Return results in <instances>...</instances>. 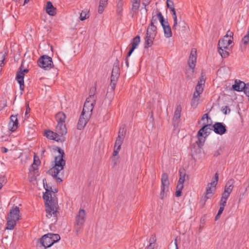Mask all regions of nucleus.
<instances>
[{
    "label": "nucleus",
    "instance_id": "1",
    "mask_svg": "<svg viewBox=\"0 0 249 249\" xmlns=\"http://www.w3.org/2000/svg\"><path fill=\"white\" fill-rule=\"evenodd\" d=\"M43 183L46 190L45 193L43 194V197L46 206V216L48 218H52V221L56 222L58 211L57 202L54 192L49 190L46 179H43Z\"/></svg>",
    "mask_w": 249,
    "mask_h": 249
},
{
    "label": "nucleus",
    "instance_id": "2",
    "mask_svg": "<svg viewBox=\"0 0 249 249\" xmlns=\"http://www.w3.org/2000/svg\"><path fill=\"white\" fill-rule=\"evenodd\" d=\"M57 148L59 155L55 157L54 160L55 164L48 171V173L50 175L55 178L59 182H61L62 181V180L60 178L57 177V175L60 171L63 169L64 166L65 165V160H63V156L64 155L63 150L60 148L58 147Z\"/></svg>",
    "mask_w": 249,
    "mask_h": 249
},
{
    "label": "nucleus",
    "instance_id": "3",
    "mask_svg": "<svg viewBox=\"0 0 249 249\" xmlns=\"http://www.w3.org/2000/svg\"><path fill=\"white\" fill-rule=\"evenodd\" d=\"M205 82L204 76L202 74L196 87L195 91L191 100V106L193 108H196L199 104L200 95L203 91Z\"/></svg>",
    "mask_w": 249,
    "mask_h": 249
},
{
    "label": "nucleus",
    "instance_id": "4",
    "mask_svg": "<svg viewBox=\"0 0 249 249\" xmlns=\"http://www.w3.org/2000/svg\"><path fill=\"white\" fill-rule=\"evenodd\" d=\"M19 209L18 206L12 207L7 215L6 229L12 230L16 225L17 222L19 219Z\"/></svg>",
    "mask_w": 249,
    "mask_h": 249
},
{
    "label": "nucleus",
    "instance_id": "5",
    "mask_svg": "<svg viewBox=\"0 0 249 249\" xmlns=\"http://www.w3.org/2000/svg\"><path fill=\"white\" fill-rule=\"evenodd\" d=\"M60 239V235L58 234L49 233L42 236L40 240V246L44 247V249L50 247L54 243Z\"/></svg>",
    "mask_w": 249,
    "mask_h": 249
},
{
    "label": "nucleus",
    "instance_id": "6",
    "mask_svg": "<svg viewBox=\"0 0 249 249\" xmlns=\"http://www.w3.org/2000/svg\"><path fill=\"white\" fill-rule=\"evenodd\" d=\"M95 102L96 97L94 94L90 95L86 99L81 114L83 115L87 116L88 117H90Z\"/></svg>",
    "mask_w": 249,
    "mask_h": 249
},
{
    "label": "nucleus",
    "instance_id": "7",
    "mask_svg": "<svg viewBox=\"0 0 249 249\" xmlns=\"http://www.w3.org/2000/svg\"><path fill=\"white\" fill-rule=\"evenodd\" d=\"M157 34V27L155 25L149 24L146 30V34L144 38V48L151 47Z\"/></svg>",
    "mask_w": 249,
    "mask_h": 249
},
{
    "label": "nucleus",
    "instance_id": "8",
    "mask_svg": "<svg viewBox=\"0 0 249 249\" xmlns=\"http://www.w3.org/2000/svg\"><path fill=\"white\" fill-rule=\"evenodd\" d=\"M218 180V174L216 173L214 175V177L212 179L211 182L208 184L207 186L206 192L204 197V203L207 199L210 198L213 196L216 189V186L217 184Z\"/></svg>",
    "mask_w": 249,
    "mask_h": 249
},
{
    "label": "nucleus",
    "instance_id": "9",
    "mask_svg": "<svg viewBox=\"0 0 249 249\" xmlns=\"http://www.w3.org/2000/svg\"><path fill=\"white\" fill-rule=\"evenodd\" d=\"M86 211L83 209H80L75 217V222L74 224V229L77 234L79 233L80 230L84 225L86 220Z\"/></svg>",
    "mask_w": 249,
    "mask_h": 249
},
{
    "label": "nucleus",
    "instance_id": "10",
    "mask_svg": "<svg viewBox=\"0 0 249 249\" xmlns=\"http://www.w3.org/2000/svg\"><path fill=\"white\" fill-rule=\"evenodd\" d=\"M38 65L45 70H50L53 67L52 58L47 55H42L38 60Z\"/></svg>",
    "mask_w": 249,
    "mask_h": 249
},
{
    "label": "nucleus",
    "instance_id": "11",
    "mask_svg": "<svg viewBox=\"0 0 249 249\" xmlns=\"http://www.w3.org/2000/svg\"><path fill=\"white\" fill-rule=\"evenodd\" d=\"M120 75V68L119 62L117 61L114 63L112 70L111 75L110 77V86L111 89L113 91L115 88L118 79Z\"/></svg>",
    "mask_w": 249,
    "mask_h": 249
},
{
    "label": "nucleus",
    "instance_id": "12",
    "mask_svg": "<svg viewBox=\"0 0 249 249\" xmlns=\"http://www.w3.org/2000/svg\"><path fill=\"white\" fill-rule=\"evenodd\" d=\"M161 192L160 194V198H163L165 195L169 191V181L168 179V176L166 173H163L162 175L161 178Z\"/></svg>",
    "mask_w": 249,
    "mask_h": 249
},
{
    "label": "nucleus",
    "instance_id": "13",
    "mask_svg": "<svg viewBox=\"0 0 249 249\" xmlns=\"http://www.w3.org/2000/svg\"><path fill=\"white\" fill-rule=\"evenodd\" d=\"M196 49H192L188 62L190 69L187 70V72H190L191 73L194 72V69L196 66Z\"/></svg>",
    "mask_w": 249,
    "mask_h": 249
},
{
    "label": "nucleus",
    "instance_id": "14",
    "mask_svg": "<svg viewBox=\"0 0 249 249\" xmlns=\"http://www.w3.org/2000/svg\"><path fill=\"white\" fill-rule=\"evenodd\" d=\"M126 133L124 127H121L118 132V137L116 140L114 147L121 149Z\"/></svg>",
    "mask_w": 249,
    "mask_h": 249
},
{
    "label": "nucleus",
    "instance_id": "15",
    "mask_svg": "<svg viewBox=\"0 0 249 249\" xmlns=\"http://www.w3.org/2000/svg\"><path fill=\"white\" fill-rule=\"evenodd\" d=\"M20 71L17 72L16 79L18 81L20 86V89L22 90L24 89V76L25 73H27L29 71L28 69H24L23 71L21 70V68H20Z\"/></svg>",
    "mask_w": 249,
    "mask_h": 249
},
{
    "label": "nucleus",
    "instance_id": "16",
    "mask_svg": "<svg viewBox=\"0 0 249 249\" xmlns=\"http://www.w3.org/2000/svg\"><path fill=\"white\" fill-rule=\"evenodd\" d=\"M213 130L217 134L222 135L227 131L226 125L222 123H215L213 125Z\"/></svg>",
    "mask_w": 249,
    "mask_h": 249
},
{
    "label": "nucleus",
    "instance_id": "17",
    "mask_svg": "<svg viewBox=\"0 0 249 249\" xmlns=\"http://www.w3.org/2000/svg\"><path fill=\"white\" fill-rule=\"evenodd\" d=\"M18 123L17 115H11L9 123V128L11 131H15L18 127Z\"/></svg>",
    "mask_w": 249,
    "mask_h": 249
},
{
    "label": "nucleus",
    "instance_id": "18",
    "mask_svg": "<svg viewBox=\"0 0 249 249\" xmlns=\"http://www.w3.org/2000/svg\"><path fill=\"white\" fill-rule=\"evenodd\" d=\"M90 117L81 114L77 125V128L79 130L83 129L87 124Z\"/></svg>",
    "mask_w": 249,
    "mask_h": 249
},
{
    "label": "nucleus",
    "instance_id": "19",
    "mask_svg": "<svg viewBox=\"0 0 249 249\" xmlns=\"http://www.w3.org/2000/svg\"><path fill=\"white\" fill-rule=\"evenodd\" d=\"M233 41L231 39L225 38L223 37L221 38L218 42V48L228 49V48H232V46H230Z\"/></svg>",
    "mask_w": 249,
    "mask_h": 249
},
{
    "label": "nucleus",
    "instance_id": "20",
    "mask_svg": "<svg viewBox=\"0 0 249 249\" xmlns=\"http://www.w3.org/2000/svg\"><path fill=\"white\" fill-rule=\"evenodd\" d=\"M140 43V36H137L136 37L132 39L131 41L132 46L128 53L127 57H129L131 55L134 50L137 48Z\"/></svg>",
    "mask_w": 249,
    "mask_h": 249
},
{
    "label": "nucleus",
    "instance_id": "21",
    "mask_svg": "<svg viewBox=\"0 0 249 249\" xmlns=\"http://www.w3.org/2000/svg\"><path fill=\"white\" fill-rule=\"evenodd\" d=\"M181 109L180 105H178L176 107L173 118V124L174 125L178 124L179 122Z\"/></svg>",
    "mask_w": 249,
    "mask_h": 249
},
{
    "label": "nucleus",
    "instance_id": "22",
    "mask_svg": "<svg viewBox=\"0 0 249 249\" xmlns=\"http://www.w3.org/2000/svg\"><path fill=\"white\" fill-rule=\"evenodd\" d=\"M56 132L58 134L60 137L66 135L67 133V129L66 127L65 123H58L56 127Z\"/></svg>",
    "mask_w": 249,
    "mask_h": 249
},
{
    "label": "nucleus",
    "instance_id": "23",
    "mask_svg": "<svg viewBox=\"0 0 249 249\" xmlns=\"http://www.w3.org/2000/svg\"><path fill=\"white\" fill-rule=\"evenodd\" d=\"M45 136L50 140H54L57 142L60 140V137L56 132H54L50 130L45 131Z\"/></svg>",
    "mask_w": 249,
    "mask_h": 249
},
{
    "label": "nucleus",
    "instance_id": "24",
    "mask_svg": "<svg viewBox=\"0 0 249 249\" xmlns=\"http://www.w3.org/2000/svg\"><path fill=\"white\" fill-rule=\"evenodd\" d=\"M210 118L208 116L207 114H205L203 115L201 118V121L203 122V124L204 125H207L208 127L207 129H205L204 134L206 135L205 137L207 136V133H209L211 129L210 128L211 124L209 123V120H210Z\"/></svg>",
    "mask_w": 249,
    "mask_h": 249
},
{
    "label": "nucleus",
    "instance_id": "25",
    "mask_svg": "<svg viewBox=\"0 0 249 249\" xmlns=\"http://www.w3.org/2000/svg\"><path fill=\"white\" fill-rule=\"evenodd\" d=\"M131 10L133 12L132 17H133L134 14L138 12V10L140 7L141 0H131Z\"/></svg>",
    "mask_w": 249,
    "mask_h": 249
},
{
    "label": "nucleus",
    "instance_id": "26",
    "mask_svg": "<svg viewBox=\"0 0 249 249\" xmlns=\"http://www.w3.org/2000/svg\"><path fill=\"white\" fill-rule=\"evenodd\" d=\"M46 12L50 16H54L56 14V8H54L51 1L47 2Z\"/></svg>",
    "mask_w": 249,
    "mask_h": 249
},
{
    "label": "nucleus",
    "instance_id": "27",
    "mask_svg": "<svg viewBox=\"0 0 249 249\" xmlns=\"http://www.w3.org/2000/svg\"><path fill=\"white\" fill-rule=\"evenodd\" d=\"M234 180L233 179H229L226 184L224 191L226 193L231 194L234 187Z\"/></svg>",
    "mask_w": 249,
    "mask_h": 249
},
{
    "label": "nucleus",
    "instance_id": "28",
    "mask_svg": "<svg viewBox=\"0 0 249 249\" xmlns=\"http://www.w3.org/2000/svg\"><path fill=\"white\" fill-rule=\"evenodd\" d=\"M245 84L244 82L236 80L235 84L232 85V88L236 91H241L244 89Z\"/></svg>",
    "mask_w": 249,
    "mask_h": 249
},
{
    "label": "nucleus",
    "instance_id": "29",
    "mask_svg": "<svg viewBox=\"0 0 249 249\" xmlns=\"http://www.w3.org/2000/svg\"><path fill=\"white\" fill-rule=\"evenodd\" d=\"M162 26L164 31V36L166 38H170L172 36V33L169 23Z\"/></svg>",
    "mask_w": 249,
    "mask_h": 249
},
{
    "label": "nucleus",
    "instance_id": "30",
    "mask_svg": "<svg viewBox=\"0 0 249 249\" xmlns=\"http://www.w3.org/2000/svg\"><path fill=\"white\" fill-rule=\"evenodd\" d=\"M231 50V48H228V49L218 48V52L221 56L225 58L229 56V51Z\"/></svg>",
    "mask_w": 249,
    "mask_h": 249
},
{
    "label": "nucleus",
    "instance_id": "31",
    "mask_svg": "<svg viewBox=\"0 0 249 249\" xmlns=\"http://www.w3.org/2000/svg\"><path fill=\"white\" fill-rule=\"evenodd\" d=\"M55 118L57 124L59 123H65L66 115L63 112H59L57 113Z\"/></svg>",
    "mask_w": 249,
    "mask_h": 249
},
{
    "label": "nucleus",
    "instance_id": "32",
    "mask_svg": "<svg viewBox=\"0 0 249 249\" xmlns=\"http://www.w3.org/2000/svg\"><path fill=\"white\" fill-rule=\"evenodd\" d=\"M108 0H100L99 5L98 7V13L102 14L107 6Z\"/></svg>",
    "mask_w": 249,
    "mask_h": 249
},
{
    "label": "nucleus",
    "instance_id": "33",
    "mask_svg": "<svg viewBox=\"0 0 249 249\" xmlns=\"http://www.w3.org/2000/svg\"><path fill=\"white\" fill-rule=\"evenodd\" d=\"M117 12L121 14L123 11V3L122 0H116Z\"/></svg>",
    "mask_w": 249,
    "mask_h": 249
},
{
    "label": "nucleus",
    "instance_id": "34",
    "mask_svg": "<svg viewBox=\"0 0 249 249\" xmlns=\"http://www.w3.org/2000/svg\"><path fill=\"white\" fill-rule=\"evenodd\" d=\"M186 174L185 173H182L180 172V178H179L178 183L177 185H180V186L183 187V183L185 180Z\"/></svg>",
    "mask_w": 249,
    "mask_h": 249
},
{
    "label": "nucleus",
    "instance_id": "35",
    "mask_svg": "<svg viewBox=\"0 0 249 249\" xmlns=\"http://www.w3.org/2000/svg\"><path fill=\"white\" fill-rule=\"evenodd\" d=\"M157 17L158 18L162 26L166 24V23H169L168 21H165L164 18L160 12H159L157 13Z\"/></svg>",
    "mask_w": 249,
    "mask_h": 249
},
{
    "label": "nucleus",
    "instance_id": "36",
    "mask_svg": "<svg viewBox=\"0 0 249 249\" xmlns=\"http://www.w3.org/2000/svg\"><path fill=\"white\" fill-rule=\"evenodd\" d=\"M148 4H149V2H143L142 3V4L143 6V8H142V10L143 9L144 11V14L143 16V20L145 21L146 20V17H147L146 13L147 12V9H146V6L148 5Z\"/></svg>",
    "mask_w": 249,
    "mask_h": 249
},
{
    "label": "nucleus",
    "instance_id": "37",
    "mask_svg": "<svg viewBox=\"0 0 249 249\" xmlns=\"http://www.w3.org/2000/svg\"><path fill=\"white\" fill-rule=\"evenodd\" d=\"M166 5L167 7L170 9L171 11H173L175 9L174 4L173 1L170 0H166Z\"/></svg>",
    "mask_w": 249,
    "mask_h": 249
},
{
    "label": "nucleus",
    "instance_id": "38",
    "mask_svg": "<svg viewBox=\"0 0 249 249\" xmlns=\"http://www.w3.org/2000/svg\"><path fill=\"white\" fill-rule=\"evenodd\" d=\"M183 187L180 186V185H177L176 187V196L179 197L181 195V191Z\"/></svg>",
    "mask_w": 249,
    "mask_h": 249
},
{
    "label": "nucleus",
    "instance_id": "39",
    "mask_svg": "<svg viewBox=\"0 0 249 249\" xmlns=\"http://www.w3.org/2000/svg\"><path fill=\"white\" fill-rule=\"evenodd\" d=\"M208 127L207 125H204V126L198 131L197 133L198 137H203L204 134L205 129Z\"/></svg>",
    "mask_w": 249,
    "mask_h": 249
},
{
    "label": "nucleus",
    "instance_id": "40",
    "mask_svg": "<svg viewBox=\"0 0 249 249\" xmlns=\"http://www.w3.org/2000/svg\"><path fill=\"white\" fill-rule=\"evenodd\" d=\"M173 21L174 23L172 26L173 30L175 31H179V29L178 25V18H176V19H173Z\"/></svg>",
    "mask_w": 249,
    "mask_h": 249
},
{
    "label": "nucleus",
    "instance_id": "41",
    "mask_svg": "<svg viewBox=\"0 0 249 249\" xmlns=\"http://www.w3.org/2000/svg\"><path fill=\"white\" fill-rule=\"evenodd\" d=\"M233 32H232L230 30H229L227 31L226 35H225L223 37H225V38H226L228 39H231V40L233 41Z\"/></svg>",
    "mask_w": 249,
    "mask_h": 249
},
{
    "label": "nucleus",
    "instance_id": "42",
    "mask_svg": "<svg viewBox=\"0 0 249 249\" xmlns=\"http://www.w3.org/2000/svg\"><path fill=\"white\" fill-rule=\"evenodd\" d=\"M224 210V207L220 206L218 213L215 217V220H217L220 218V215L222 214V213H223Z\"/></svg>",
    "mask_w": 249,
    "mask_h": 249
},
{
    "label": "nucleus",
    "instance_id": "43",
    "mask_svg": "<svg viewBox=\"0 0 249 249\" xmlns=\"http://www.w3.org/2000/svg\"><path fill=\"white\" fill-rule=\"evenodd\" d=\"M242 41L244 44H247L249 42V30L248 31V34L242 38Z\"/></svg>",
    "mask_w": 249,
    "mask_h": 249
},
{
    "label": "nucleus",
    "instance_id": "44",
    "mask_svg": "<svg viewBox=\"0 0 249 249\" xmlns=\"http://www.w3.org/2000/svg\"><path fill=\"white\" fill-rule=\"evenodd\" d=\"M88 15V14L85 11H82L80 16V19L81 20L83 21L85 20L87 18L89 17H87Z\"/></svg>",
    "mask_w": 249,
    "mask_h": 249
},
{
    "label": "nucleus",
    "instance_id": "45",
    "mask_svg": "<svg viewBox=\"0 0 249 249\" xmlns=\"http://www.w3.org/2000/svg\"><path fill=\"white\" fill-rule=\"evenodd\" d=\"M119 159V156H117V157H112V162L113 166H116L118 164Z\"/></svg>",
    "mask_w": 249,
    "mask_h": 249
},
{
    "label": "nucleus",
    "instance_id": "46",
    "mask_svg": "<svg viewBox=\"0 0 249 249\" xmlns=\"http://www.w3.org/2000/svg\"><path fill=\"white\" fill-rule=\"evenodd\" d=\"M31 109L29 107V105L28 103L26 104V112L25 114V118H28L29 116H28V114L30 112Z\"/></svg>",
    "mask_w": 249,
    "mask_h": 249
},
{
    "label": "nucleus",
    "instance_id": "47",
    "mask_svg": "<svg viewBox=\"0 0 249 249\" xmlns=\"http://www.w3.org/2000/svg\"><path fill=\"white\" fill-rule=\"evenodd\" d=\"M222 148L219 147L217 150L214 151V152L213 153V156L215 157H217L220 155V154L222 153Z\"/></svg>",
    "mask_w": 249,
    "mask_h": 249
},
{
    "label": "nucleus",
    "instance_id": "48",
    "mask_svg": "<svg viewBox=\"0 0 249 249\" xmlns=\"http://www.w3.org/2000/svg\"><path fill=\"white\" fill-rule=\"evenodd\" d=\"M227 199L221 198L220 202V206L225 208V206H226V203H227Z\"/></svg>",
    "mask_w": 249,
    "mask_h": 249
},
{
    "label": "nucleus",
    "instance_id": "49",
    "mask_svg": "<svg viewBox=\"0 0 249 249\" xmlns=\"http://www.w3.org/2000/svg\"><path fill=\"white\" fill-rule=\"evenodd\" d=\"M121 149L114 147L113 152V157H117Z\"/></svg>",
    "mask_w": 249,
    "mask_h": 249
},
{
    "label": "nucleus",
    "instance_id": "50",
    "mask_svg": "<svg viewBox=\"0 0 249 249\" xmlns=\"http://www.w3.org/2000/svg\"><path fill=\"white\" fill-rule=\"evenodd\" d=\"M5 60V56L3 53H0V65L4 64L3 62Z\"/></svg>",
    "mask_w": 249,
    "mask_h": 249
},
{
    "label": "nucleus",
    "instance_id": "51",
    "mask_svg": "<svg viewBox=\"0 0 249 249\" xmlns=\"http://www.w3.org/2000/svg\"><path fill=\"white\" fill-rule=\"evenodd\" d=\"M157 18L155 16H153L150 24L155 25L154 24L157 23Z\"/></svg>",
    "mask_w": 249,
    "mask_h": 249
},
{
    "label": "nucleus",
    "instance_id": "52",
    "mask_svg": "<svg viewBox=\"0 0 249 249\" xmlns=\"http://www.w3.org/2000/svg\"><path fill=\"white\" fill-rule=\"evenodd\" d=\"M156 241V239L155 236L152 235L149 239V244L151 243L152 244L155 245Z\"/></svg>",
    "mask_w": 249,
    "mask_h": 249
},
{
    "label": "nucleus",
    "instance_id": "53",
    "mask_svg": "<svg viewBox=\"0 0 249 249\" xmlns=\"http://www.w3.org/2000/svg\"><path fill=\"white\" fill-rule=\"evenodd\" d=\"M230 194L224 192L222 195V198L228 199L230 196Z\"/></svg>",
    "mask_w": 249,
    "mask_h": 249
},
{
    "label": "nucleus",
    "instance_id": "54",
    "mask_svg": "<svg viewBox=\"0 0 249 249\" xmlns=\"http://www.w3.org/2000/svg\"><path fill=\"white\" fill-rule=\"evenodd\" d=\"M204 142V140L202 138H199V137H198V140L196 142V143L199 146H200V145H202L203 144Z\"/></svg>",
    "mask_w": 249,
    "mask_h": 249
},
{
    "label": "nucleus",
    "instance_id": "55",
    "mask_svg": "<svg viewBox=\"0 0 249 249\" xmlns=\"http://www.w3.org/2000/svg\"><path fill=\"white\" fill-rule=\"evenodd\" d=\"M38 166L35 165L34 166V164H32L30 168H29L30 172H34L37 169Z\"/></svg>",
    "mask_w": 249,
    "mask_h": 249
},
{
    "label": "nucleus",
    "instance_id": "56",
    "mask_svg": "<svg viewBox=\"0 0 249 249\" xmlns=\"http://www.w3.org/2000/svg\"><path fill=\"white\" fill-rule=\"evenodd\" d=\"M40 163V161L39 160H36V157H34V162H33V164H34V166H35V165H37L38 166Z\"/></svg>",
    "mask_w": 249,
    "mask_h": 249
},
{
    "label": "nucleus",
    "instance_id": "57",
    "mask_svg": "<svg viewBox=\"0 0 249 249\" xmlns=\"http://www.w3.org/2000/svg\"><path fill=\"white\" fill-rule=\"evenodd\" d=\"M155 247V245L152 244V243H150L149 246L147 247L145 249H154Z\"/></svg>",
    "mask_w": 249,
    "mask_h": 249
},
{
    "label": "nucleus",
    "instance_id": "58",
    "mask_svg": "<svg viewBox=\"0 0 249 249\" xmlns=\"http://www.w3.org/2000/svg\"><path fill=\"white\" fill-rule=\"evenodd\" d=\"M171 12L172 13V15L173 19H176V18H177V14H176L175 10H174L173 11H171Z\"/></svg>",
    "mask_w": 249,
    "mask_h": 249
},
{
    "label": "nucleus",
    "instance_id": "59",
    "mask_svg": "<svg viewBox=\"0 0 249 249\" xmlns=\"http://www.w3.org/2000/svg\"><path fill=\"white\" fill-rule=\"evenodd\" d=\"M249 186V184L248 185V186L245 189V192L244 193H243L242 195H240V199L241 198H241H243L244 196L246 194V193L247 192V189H248V187Z\"/></svg>",
    "mask_w": 249,
    "mask_h": 249
},
{
    "label": "nucleus",
    "instance_id": "60",
    "mask_svg": "<svg viewBox=\"0 0 249 249\" xmlns=\"http://www.w3.org/2000/svg\"><path fill=\"white\" fill-rule=\"evenodd\" d=\"M8 151V149L5 147H2L1 148V152L3 153H6Z\"/></svg>",
    "mask_w": 249,
    "mask_h": 249
},
{
    "label": "nucleus",
    "instance_id": "61",
    "mask_svg": "<svg viewBox=\"0 0 249 249\" xmlns=\"http://www.w3.org/2000/svg\"><path fill=\"white\" fill-rule=\"evenodd\" d=\"M175 245L176 246V249H178V244H177V238L175 240Z\"/></svg>",
    "mask_w": 249,
    "mask_h": 249
},
{
    "label": "nucleus",
    "instance_id": "62",
    "mask_svg": "<svg viewBox=\"0 0 249 249\" xmlns=\"http://www.w3.org/2000/svg\"><path fill=\"white\" fill-rule=\"evenodd\" d=\"M125 64L127 67L128 68L129 67V62L127 58L125 59Z\"/></svg>",
    "mask_w": 249,
    "mask_h": 249
},
{
    "label": "nucleus",
    "instance_id": "63",
    "mask_svg": "<svg viewBox=\"0 0 249 249\" xmlns=\"http://www.w3.org/2000/svg\"><path fill=\"white\" fill-rule=\"evenodd\" d=\"M29 1V0H24V4L27 3Z\"/></svg>",
    "mask_w": 249,
    "mask_h": 249
},
{
    "label": "nucleus",
    "instance_id": "64",
    "mask_svg": "<svg viewBox=\"0 0 249 249\" xmlns=\"http://www.w3.org/2000/svg\"><path fill=\"white\" fill-rule=\"evenodd\" d=\"M2 187V183L0 182V190L1 189Z\"/></svg>",
    "mask_w": 249,
    "mask_h": 249
}]
</instances>
